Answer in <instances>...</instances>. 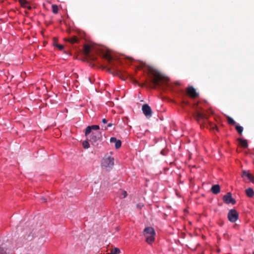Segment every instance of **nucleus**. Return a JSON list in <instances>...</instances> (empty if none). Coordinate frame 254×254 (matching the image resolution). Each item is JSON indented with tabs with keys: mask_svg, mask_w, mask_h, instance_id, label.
Listing matches in <instances>:
<instances>
[{
	"mask_svg": "<svg viewBox=\"0 0 254 254\" xmlns=\"http://www.w3.org/2000/svg\"><path fill=\"white\" fill-rule=\"evenodd\" d=\"M148 71L153 76L152 81L156 85H158L159 81L166 79V77L161 73L153 67H149Z\"/></svg>",
	"mask_w": 254,
	"mask_h": 254,
	"instance_id": "f257e3e1",
	"label": "nucleus"
},
{
	"mask_svg": "<svg viewBox=\"0 0 254 254\" xmlns=\"http://www.w3.org/2000/svg\"><path fill=\"white\" fill-rule=\"evenodd\" d=\"M114 165V158L110 156L105 155L101 162V167L103 169L110 171Z\"/></svg>",
	"mask_w": 254,
	"mask_h": 254,
	"instance_id": "f03ea898",
	"label": "nucleus"
},
{
	"mask_svg": "<svg viewBox=\"0 0 254 254\" xmlns=\"http://www.w3.org/2000/svg\"><path fill=\"white\" fill-rule=\"evenodd\" d=\"M143 234L146 238V241L148 244H151L154 241V237L156 234L154 229L151 227L145 228Z\"/></svg>",
	"mask_w": 254,
	"mask_h": 254,
	"instance_id": "7ed1b4c3",
	"label": "nucleus"
},
{
	"mask_svg": "<svg viewBox=\"0 0 254 254\" xmlns=\"http://www.w3.org/2000/svg\"><path fill=\"white\" fill-rule=\"evenodd\" d=\"M238 212L234 209L230 210L228 214L229 220L231 222H235L238 219Z\"/></svg>",
	"mask_w": 254,
	"mask_h": 254,
	"instance_id": "20e7f679",
	"label": "nucleus"
},
{
	"mask_svg": "<svg viewBox=\"0 0 254 254\" xmlns=\"http://www.w3.org/2000/svg\"><path fill=\"white\" fill-rule=\"evenodd\" d=\"M142 111L147 118L152 116V110L148 104H144L142 107Z\"/></svg>",
	"mask_w": 254,
	"mask_h": 254,
	"instance_id": "39448f33",
	"label": "nucleus"
},
{
	"mask_svg": "<svg viewBox=\"0 0 254 254\" xmlns=\"http://www.w3.org/2000/svg\"><path fill=\"white\" fill-rule=\"evenodd\" d=\"M87 138H90L89 141L93 144L96 143V142L100 138V134L97 132H91V134L89 135V134L87 136Z\"/></svg>",
	"mask_w": 254,
	"mask_h": 254,
	"instance_id": "423d86ee",
	"label": "nucleus"
},
{
	"mask_svg": "<svg viewBox=\"0 0 254 254\" xmlns=\"http://www.w3.org/2000/svg\"><path fill=\"white\" fill-rule=\"evenodd\" d=\"M224 201L228 204L235 203V200L232 197L231 194L230 193H228L226 195H224L223 197Z\"/></svg>",
	"mask_w": 254,
	"mask_h": 254,
	"instance_id": "0eeeda50",
	"label": "nucleus"
},
{
	"mask_svg": "<svg viewBox=\"0 0 254 254\" xmlns=\"http://www.w3.org/2000/svg\"><path fill=\"white\" fill-rule=\"evenodd\" d=\"M99 129V126L97 125H93L91 126H88L87 127L85 130V135H88L91 132L92 130H98Z\"/></svg>",
	"mask_w": 254,
	"mask_h": 254,
	"instance_id": "6e6552de",
	"label": "nucleus"
},
{
	"mask_svg": "<svg viewBox=\"0 0 254 254\" xmlns=\"http://www.w3.org/2000/svg\"><path fill=\"white\" fill-rule=\"evenodd\" d=\"M188 94L192 98L196 97L198 94L196 92L195 89L192 87H189L188 88Z\"/></svg>",
	"mask_w": 254,
	"mask_h": 254,
	"instance_id": "1a4fd4ad",
	"label": "nucleus"
},
{
	"mask_svg": "<svg viewBox=\"0 0 254 254\" xmlns=\"http://www.w3.org/2000/svg\"><path fill=\"white\" fill-rule=\"evenodd\" d=\"M245 176H246L252 183H254V177L247 171L243 170L242 177H244Z\"/></svg>",
	"mask_w": 254,
	"mask_h": 254,
	"instance_id": "9d476101",
	"label": "nucleus"
},
{
	"mask_svg": "<svg viewBox=\"0 0 254 254\" xmlns=\"http://www.w3.org/2000/svg\"><path fill=\"white\" fill-rule=\"evenodd\" d=\"M19 2L22 6L28 8L29 9L31 8V6L26 0H19Z\"/></svg>",
	"mask_w": 254,
	"mask_h": 254,
	"instance_id": "9b49d317",
	"label": "nucleus"
},
{
	"mask_svg": "<svg viewBox=\"0 0 254 254\" xmlns=\"http://www.w3.org/2000/svg\"><path fill=\"white\" fill-rule=\"evenodd\" d=\"M211 191L214 194H217L220 191V186L218 185H215L211 188Z\"/></svg>",
	"mask_w": 254,
	"mask_h": 254,
	"instance_id": "f8f14e48",
	"label": "nucleus"
},
{
	"mask_svg": "<svg viewBox=\"0 0 254 254\" xmlns=\"http://www.w3.org/2000/svg\"><path fill=\"white\" fill-rule=\"evenodd\" d=\"M246 192L248 196L252 197L254 195V191L251 188H248L246 190Z\"/></svg>",
	"mask_w": 254,
	"mask_h": 254,
	"instance_id": "ddd939ff",
	"label": "nucleus"
},
{
	"mask_svg": "<svg viewBox=\"0 0 254 254\" xmlns=\"http://www.w3.org/2000/svg\"><path fill=\"white\" fill-rule=\"evenodd\" d=\"M238 140L242 146L244 147H247L248 143L246 140H243L241 138H239Z\"/></svg>",
	"mask_w": 254,
	"mask_h": 254,
	"instance_id": "4468645a",
	"label": "nucleus"
},
{
	"mask_svg": "<svg viewBox=\"0 0 254 254\" xmlns=\"http://www.w3.org/2000/svg\"><path fill=\"white\" fill-rule=\"evenodd\" d=\"M120 253V250L117 248H115L111 250V252L107 254H119Z\"/></svg>",
	"mask_w": 254,
	"mask_h": 254,
	"instance_id": "2eb2a0df",
	"label": "nucleus"
},
{
	"mask_svg": "<svg viewBox=\"0 0 254 254\" xmlns=\"http://www.w3.org/2000/svg\"><path fill=\"white\" fill-rule=\"evenodd\" d=\"M227 120L229 124L234 125L236 124L235 121L230 117H227Z\"/></svg>",
	"mask_w": 254,
	"mask_h": 254,
	"instance_id": "dca6fc26",
	"label": "nucleus"
},
{
	"mask_svg": "<svg viewBox=\"0 0 254 254\" xmlns=\"http://www.w3.org/2000/svg\"><path fill=\"white\" fill-rule=\"evenodd\" d=\"M84 53L86 55H88L90 52V47L88 45H86L84 47Z\"/></svg>",
	"mask_w": 254,
	"mask_h": 254,
	"instance_id": "f3484780",
	"label": "nucleus"
},
{
	"mask_svg": "<svg viewBox=\"0 0 254 254\" xmlns=\"http://www.w3.org/2000/svg\"><path fill=\"white\" fill-rule=\"evenodd\" d=\"M236 128L237 131L239 133L242 134V133L243 132V128L242 127L239 126H236Z\"/></svg>",
	"mask_w": 254,
	"mask_h": 254,
	"instance_id": "a211bd4d",
	"label": "nucleus"
},
{
	"mask_svg": "<svg viewBox=\"0 0 254 254\" xmlns=\"http://www.w3.org/2000/svg\"><path fill=\"white\" fill-rule=\"evenodd\" d=\"M115 146L117 149L119 148L121 146V141L120 140H117L115 143Z\"/></svg>",
	"mask_w": 254,
	"mask_h": 254,
	"instance_id": "6ab92c4d",
	"label": "nucleus"
},
{
	"mask_svg": "<svg viewBox=\"0 0 254 254\" xmlns=\"http://www.w3.org/2000/svg\"><path fill=\"white\" fill-rule=\"evenodd\" d=\"M52 10L54 13H57L58 11V7L55 4L52 5Z\"/></svg>",
	"mask_w": 254,
	"mask_h": 254,
	"instance_id": "aec40b11",
	"label": "nucleus"
},
{
	"mask_svg": "<svg viewBox=\"0 0 254 254\" xmlns=\"http://www.w3.org/2000/svg\"><path fill=\"white\" fill-rule=\"evenodd\" d=\"M82 144L84 148L87 149L89 147V144L87 141H84Z\"/></svg>",
	"mask_w": 254,
	"mask_h": 254,
	"instance_id": "412c9836",
	"label": "nucleus"
},
{
	"mask_svg": "<svg viewBox=\"0 0 254 254\" xmlns=\"http://www.w3.org/2000/svg\"><path fill=\"white\" fill-rule=\"evenodd\" d=\"M68 41L71 43H74L77 41V39L75 37H74L69 39Z\"/></svg>",
	"mask_w": 254,
	"mask_h": 254,
	"instance_id": "4be33fe9",
	"label": "nucleus"
},
{
	"mask_svg": "<svg viewBox=\"0 0 254 254\" xmlns=\"http://www.w3.org/2000/svg\"><path fill=\"white\" fill-rule=\"evenodd\" d=\"M127 193L126 191H122V194H121V196L123 197V198H125L127 196Z\"/></svg>",
	"mask_w": 254,
	"mask_h": 254,
	"instance_id": "5701e85b",
	"label": "nucleus"
},
{
	"mask_svg": "<svg viewBox=\"0 0 254 254\" xmlns=\"http://www.w3.org/2000/svg\"><path fill=\"white\" fill-rule=\"evenodd\" d=\"M55 46H56L57 47H58L60 50H63L64 48L63 46L62 45L57 44H55Z\"/></svg>",
	"mask_w": 254,
	"mask_h": 254,
	"instance_id": "b1692460",
	"label": "nucleus"
},
{
	"mask_svg": "<svg viewBox=\"0 0 254 254\" xmlns=\"http://www.w3.org/2000/svg\"><path fill=\"white\" fill-rule=\"evenodd\" d=\"M117 139L115 137H111L110 138V142L111 143H115L117 141Z\"/></svg>",
	"mask_w": 254,
	"mask_h": 254,
	"instance_id": "393cba45",
	"label": "nucleus"
},
{
	"mask_svg": "<svg viewBox=\"0 0 254 254\" xmlns=\"http://www.w3.org/2000/svg\"><path fill=\"white\" fill-rule=\"evenodd\" d=\"M197 116H198V117L199 118H202H202H204V116L203 114H201L200 113H198Z\"/></svg>",
	"mask_w": 254,
	"mask_h": 254,
	"instance_id": "a878e982",
	"label": "nucleus"
},
{
	"mask_svg": "<svg viewBox=\"0 0 254 254\" xmlns=\"http://www.w3.org/2000/svg\"><path fill=\"white\" fill-rule=\"evenodd\" d=\"M0 254H5V251L0 247Z\"/></svg>",
	"mask_w": 254,
	"mask_h": 254,
	"instance_id": "bb28decb",
	"label": "nucleus"
},
{
	"mask_svg": "<svg viewBox=\"0 0 254 254\" xmlns=\"http://www.w3.org/2000/svg\"><path fill=\"white\" fill-rule=\"evenodd\" d=\"M102 123L104 124L107 123V120L106 119H103L102 120Z\"/></svg>",
	"mask_w": 254,
	"mask_h": 254,
	"instance_id": "cd10ccee",
	"label": "nucleus"
},
{
	"mask_svg": "<svg viewBox=\"0 0 254 254\" xmlns=\"http://www.w3.org/2000/svg\"><path fill=\"white\" fill-rule=\"evenodd\" d=\"M113 124L112 123H109L108 124V127H112Z\"/></svg>",
	"mask_w": 254,
	"mask_h": 254,
	"instance_id": "c85d7f7f",
	"label": "nucleus"
},
{
	"mask_svg": "<svg viewBox=\"0 0 254 254\" xmlns=\"http://www.w3.org/2000/svg\"><path fill=\"white\" fill-rule=\"evenodd\" d=\"M42 200H43V201H44V202H46V199L45 198H44V197H43V198H42Z\"/></svg>",
	"mask_w": 254,
	"mask_h": 254,
	"instance_id": "c756f323",
	"label": "nucleus"
},
{
	"mask_svg": "<svg viewBox=\"0 0 254 254\" xmlns=\"http://www.w3.org/2000/svg\"><path fill=\"white\" fill-rule=\"evenodd\" d=\"M253 254H254V253H253Z\"/></svg>",
	"mask_w": 254,
	"mask_h": 254,
	"instance_id": "7c9ffc66",
	"label": "nucleus"
}]
</instances>
